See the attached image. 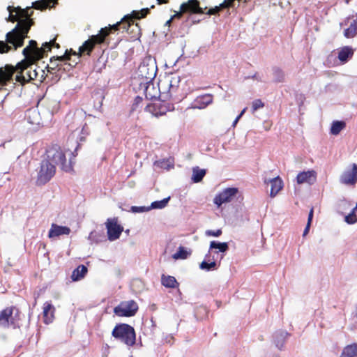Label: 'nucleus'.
<instances>
[{
	"label": "nucleus",
	"mask_w": 357,
	"mask_h": 357,
	"mask_svg": "<svg viewBox=\"0 0 357 357\" xmlns=\"http://www.w3.org/2000/svg\"><path fill=\"white\" fill-rule=\"evenodd\" d=\"M20 22L17 26L6 35V40H0V54L8 53L10 51H15L24 45V40L27 38L29 31V26L24 28L22 33H19V28L22 25Z\"/></svg>",
	"instance_id": "f257e3e1"
},
{
	"label": "nucleus",
	"mask_w": 357,
	"mask_h": 357,
	"mask_svg": "<svg viewBox=\"0 0 357 357\" xmlns=\"http://www.w3.org/2000/svg\"><path fill=\"white\" fill-rule=\"evenodd\" d=\"M8 10L9 11L8 20L12 22H17L16 26L22 22V25L19 28V33H22L24 28L29 26V29L33 24V20L30 17L33 11L31 10L30 7L26 8H21L20 7L8 6Z\"/></svg>",
	"instance_id": "f03ea898"
},
{
	"label": "nucleus",
	"mask_w": 357,
	"mask_h": 357,
	"mask_svg": "<svg viewBox=\"0 0 357 357\" xmlns=\"http://www.w3.org/2000/svg\"><path fill=\"white\" fill-rule=\"evenodd\" d=\"M112 336L128 347H132L136 342V333L132 326L127 324H118L112 332Z\"/></svg>",
	"instance_id": "7ed1b4c3"
},
{
	"label": "nucleus",
	"mask_w": 357,
	"mask_h": 357,
	"mask_svg": "<svg viewBox=\"0 0 357 357\" xmlns=\"http://www.w3.org/2000/svg\"><path fill=\"white\" fill-rule=\"evenodd\" d=\"M20 312L15 306L7 307L0 312V328H20Z\"/></svg>",
	"instance_id": "20e7f679"
},
{
	"label": "nucleus",
	"mask_w": 357,
	"mask_h": 357,
	"mask_svg": "<svg viewBox=\"0 0 357 357\" xmlns=\"http://www.w3.org/2000/svg\"><path fill=\"white\" fill-rule=\"evenodd\" d=\"M180 77L177 75L166 76L159 81V93L160 98L169 99L177 92Z\"/></svg>",
	"instance_id": "39448f33"
},
{
	"label": "nucleus",
	"mask_w": 357,
	"mask_h": 357,
	"mask_svg": "<svg viewBox=\"0 0 357 357\" xmlns=\"http://www.w3.org/2000/svg\"><path fill=\"white\" fill-rule=\"evenodd\" d=\"M157 72L155 63L151 59H144L139 66L137 69L138 78L142 79L143 83L150 82L155 78Z\"/></svg>",
	"instance_id": "423d86ee"
},
{
	"label": "nucleus",
	"mask_w": 357,
	"mask_h": 357,
	"mask_svg": "<svg viewBox=\"0 0 357 357\" xmlns=\"http://www.w3.org/2000/svg\"><path fill=\"white\" fill-rule=\"evenodd\" d=\"M55 173V165H53L49 160H42L37 174V185H45L50 181V179L54 176Z\"/></svg>",
	"instance_id": "0eeeda50"
},
{
	"label": "nucleus",
	"mask_w": 357,
	"mask_h": 357,
	"mask_svg": "<svg viewBox=\"0 0 357 357\" xmlns=\"http://www.w3.org/2000/svg\"><path fill=\"white\" fill-rule=\"evenodd\" d=\"M47 156L50 162L61 165L62 169L67 171L66 157L64 151L58 144H53L47 150Z\"/></svg>",
	"instance_id": "6e6552de"
},
{
	"label": "nucleus",
	"mask_w": 357,
	"mask_h": 357,
	"mask_svg": "<svg viewBox=\"0 0 357 357\" xmlns=\"http://www.w3.org/2000/svg\"><path fill=\"white\" fill-rule=\"evenodd\" d=\"M104 29H100L96 35L91 36L79 48V56L84 54L89 56L96 45H100L105 42V33Z\"/></svg>",
	"instance_id": "1a4fd4ad"
},
{
	"label": "nucleus",
	"mask_w": 357,
	"mask_h": 357,
	"mask_svg": "<svg viewBox=\"0 0 357 357\" xmlns=\"http://www.w3.org/2000/svg\"><path fill=\"white\" fill-rule=\"evenodd\" d=\"M166 100L159 98L155 102L146 105L145 111L157 117L166 114L167 112L174 109V105L167 102Z\"/></svg>",
	"instance_id": "9d476101"
},
{
	"label": "nucleus",
	"mask_w": 357,
	"mask_h": 357,
	"mask_svg": "<svg viewBox=\"0 0 357 357\" xmlns=\"http://www.w3.org/2000/svg\"><path fill=\"white\" fill-rule=\"evenodd\" d=\"M35 61H32V60L24 59L22 61L18 63V68H20V66H24V69H27L29 75L26 77V80H38L40 82H43L45 79V71L39 68L33 67V63Z\"/></svg>",
	"instance_id": "9b49d317"
},
{
	"label": "nucleus",
	"mask_w": 357,
	"mask_h": 357,
	"mask_svg": "<svg viewBox=\"0 0 357 357\" xmlns=\"http://www.w3.org/2000/svg\"><path fill=\"white\" fill-rule=\"evenodd\" d=\"M138 309L137 303L133 300H130L121 302L114 308V312L119 317H130L135 315Z\"/></svg>",
	"instance_id": "f8f14e48"
},
{
	"label": "nucleus",
	"mask_w": 357,
	"mask_h": 357,
	"mask_svg": "<svg viewBox=\"0 0 357 357\" xmlns=\"http://www.w3.org/2000/svg\"><path fill=\"white\" fill-rule=\"evenodd\" d=\"M105 225L108 239L111 241L118 239L123 231V227L118 224V218H108Z\"/></svg>",
	"instance_id": "ddd939ff"
},
{
	"label": "nucleus",
	"mask_w": 357,
	"mask_h": 357,
	"mask_svg": "<svg viewBox=\"0 0 357 357\" xmlns=\"http://www.w3.org/2000/svg\"><path fill=\"white\" fill-rule=\"evenodd\" d=\"M68 58V54L52 57L50 59V63L46 66L47 72L52 74L56 73V71H61L63 66H68V67L71 68V65L67 63Z\"/></svg>",
	"instance_id": "4468645a"
},
{
	"label": "nucleus",
	"mask_w": 357,
	"mask_h": 357,
	"mask_svg": "<svg viewBox=\"0 0 357 357\" xmlns=\"http://www.w3.org/2000/svg\"><path fill=\"white\" fill-rule=\"evenodd\" d=\"M15 73H17V65L13 66L6 64L4 67L0 68V89L13 80Z\"/></svg>",
	"instance_id": "2eb2a0df"
},
{
	"label": "nucleus",
	"mask_w": 357,
	"mask_h": 357,
	"mask_svg": "<svg viewBox=\"0 0 357 357\" xmlns=\"http://www.w3.org/2000/svg\"><path fill=\"white\" fill-rule=\"evenodd\" d=\"M237 192L238 189L236 188H226L215 197L214 203L218 205V206H220L224 203L229 202L232 200L233 197L236 196Z\"/></svg>",
	"instance_id": "dca6fc26"
},
{
	"label": "nucleus",
	"mask_w": 357,
	"mask_h": 357,
	"mask_svg": "<svg viewBox=\"0 0 357 357\" xmlns=\"http://www.w3.org/2000/svg\"><path fill=\"white\" fill-rule=\"evenodd\" d=\"M340 180L343 184L354 185L357 182V165L353 163L351 169L344 171L341 175Z\"/></svg>",
	"instance_id": "f3484780"
},
{
	"label": "nucleus",
	"mask_w": 357,
	"mask_h": 357,
	"mask_svg": "<svg viewBox=\"0 0 357 357\" xmlns=\"http://www.w3.org/2000/svg\"><path fill=\"white\" fill-rule=\"evenodd\" d=\"M181 13H190L193 14L204 13L202 8L199 7V2L197 0H189L181 5Z\"/></svg>",
	"instance_id": "a211bd4d"
},
{
	"label": "nucleus",
	"mask_w": 357,
	"mask_h": 357,
	"mask_svg": "<svg viewBox=\"0 0 357 357\" xmlns=\"http://www.w3.org/2000/svg\"><path fill=\"white\" fill-rule=\"evenodd\" d=\"M316 179L317 172L314 170L301 172L298 173L296 176V182L298 184H303L304 183L312 184L316 181Z\"/></svg>",
	"instance_id": "6ab92c4d"
},
{
	"label": "nucleus",
	"mask_w": 357,
	"mask_h": 357,
	"mask_svg": "<svg viewBox=\"0 0 357 357\" xmlns=\"http://www.w3.org/2000/svg\"><path fill=\"white\" fill-rule=\"evenodd\" d=\"M37 49H40V47H38L36 41L31 40L29 41V45L22 51V53L25 56L24 59L32 60V61H38V59H36V56L38 54L36 51Z\"/></svg>",
	"instance_id": "aec40b11"
},
{
	"label": "nucleus",
	"mask_w": 357,
	"mask_h": 357,
	"mask_svg": "<svg viewBox=\"0 0 357 357\" xmlns=\"http://www.w3.org/2000/svg\"><path fill=\"white\" fill-rule=\"evenodd\" d=\"M140 86L142 84L144 86V94L147 99H155L157 98H160L159 93V84L158 85V88H155L153 83L152 82H140Z\"/></svg>",
	"instance_id": "412c9836"
},
{
	"label": "nucleus",
	"mask_w": 357,
	"mask_h": 357,
	"mask_svg": "<svg viewBox=\"0 0 357 357\" xmlns=\"http://www.w3.org/2000/svg\"><path fill=\"white\" fill-rule=\"evenodd\" d=\"M70 229L66 226H60L55 223H52L48 233L50 238L58 237L61 235H69Z\"/></svg>",
	"instance_id": "4be33fe9"
},
{
	"label": "nucleus",
	"mask_w": 357,
	"mask_h": 357,
	"mask_svg": "<svg viewBox=\"0 0 357 357\" xmlns=\"http://www.w3.org/2000/svg\"><path fill=\"white\" fill-rule=\"evenodd\" d=\"M55 307L50 302L43 304V318L46 324L52 323L54 319Z\"/></svg>",
	"instance_id": "5701e85b"
},
{
	"label": "nucleus",
	"mask_w": 357,
	"mask_h": 357,
	"mask_svg": "<svg viewBox=\"0 0 357 357\" xmlns=\"http://www.w3.org/2000/svg\"><path fill=\"white\" fill-rule=\"evenodd\" d=\"M126 17H129L128 22H129L130 26H128V23H125V26L122 27V29L128 33H134V37L139 36L140 35V27L137 23L135 22V19L130 15H127Z\"/></svg>",
	"instance_id": "b1692460"
},
{
	"label": "nucleus",
	"mask_w": 357,
	"mask_h": 357,
	"mask_svg": "<svg viewBox=\"0 0 357 357\" xmlns=\"http://www.w3.org/2000/svg\"><path fill=\"white\" fill-rule=\"evenodd\" d=\"M270 183L271 184L270 196L274 197L283 188V181L281 178L278 176L271 179Z\"/></svg>",
	"instance_id": "393cba45"
},
{
	"label": "nucleus",
	"mask_w": 357,
	"mask_h": 357,
	"mask_svg": "<svg viewBox=\"0 0 357 357\" xmlns=\"http://www.w3.org/2000/svg\"><path fill=\"white\" fill-rule=\"evenodd\" d=\"M213 96L204 94L197 98L195 101V107L204 109L213 102Z\"/></svg>",
	"instance_id": "a878e982"
},
{
	"label": "nucleus",
	"mask_w": 357,
	"mask_h": 357,
	"mask_svg": "<svg viewBox=\"0 0 357 357\" xmlns=\"http://www.w3.org/2000/svg\"><path fill=\"white\" fill-rule=\"evenodd\" d=\"M128 20H129V17H126V15L120 22H118L113 25H109L108 26L102 28L101 29L105 30L104 33H105V39L112 33V31H118L122 29V27L125 26V23H128ZM129 26L130 25L128 24V26Z\"/></svg>",
	"instance_id": "bb28decb"
},
{
	"label": "nucleus",
	"mask_w": 357,
	"mask_h": 357,
	"mask_svg": "<svg viewBox=\"0 0 357 357\" xmlns=\"http://www.w3.org/2000/svg\"><path fill=\"white\" fill-rule=\"evenodd\" d=\"M354 55V50L350 46H344L342 47L339 52L337 58L343 63L348 61Z\"/></svg>",
	"instance_id": "cd10ccee"
},
{
	"label": "nucleus",
	"mask_w": 357,
	"mask_h": 357,
	"mask_svg": "<svg viewBox=\"0 0 357 357\" xmlns=\"http://www.w3.org/2000/svg\"><path fill=\"white\" fill-rule=\"evenodd\" d=\"M357 34V16H353L351 19L349 26L344 31V36L347 38H352Z\"/></svg>",
	"instance_id": "c85d7f7f"
},
{
	"label": "nucleus",
	"mask_w": 357,
	"mask_h": 357,
	"mask_svg": "<svg viewBox=\"0 0 357 357\" xmlns=\"http://www.w3.org/2000/svg\"><path fill=\"white\" fill-rule=\"evenodd\" d=\"M24 67H25V65L20 66V68H19L18 63L17 64V75L15 77L16 82H20L22 85L29 82V80H26V77L29 73L27 69H24Z\"/></svg>",
	"instance_id": "c756f323"
},
{
	"label": "nucleus",
	"mask_w": 357,
	"mask_h": 357,
	"mask_svg": "<svg viewBox=\"0 0 357 357\" xmlns=\"http://www.w3.org/2000/svg\"><path fill=\"white\" fill-rule=\"evenodd\" d=\"M87 272L88 269L84 265H79L73 271L71 278L73 281H79L84 278Z\"/></svg>",
	"instance_id": "7c9ffc66"
},
{
	"label": "nucleus",
	"mask_w": 357,
	"mask_h": 357,
	"mask_svg": "<svg viewBox=\"0 0 357 357\" xmlns=\"http://www.w3.org/2000/svg\"><path fill=\"white\" fill-rule=\"evenodd\" d=\"M161 283L167 288H176L179 284L174 276L165 275L162 274L161 276Z\"/></svg>",
	"instance_id": "2f4dec72"
},
{
	"label": "nucleus",
	"mask_w": 357,
	"mask_h": 357,
	"mask_svg": "<svg viewBox=\"0 0 357 357\" xmlns=\"http://www.w3.org/2000/svg\"><path fill=\"white\" fill-rule=\"evenodd\" d=\"M341 357H357V344L346 346L342 351Z\"/></svg>",
	"instance_id": "473e14b6"
},
{
	"label": "nucleus",
	"mask_w": 357,
	"mask_h": 357,
	"mask_svg": "<svg viewBox=\"0 0 357 357\" xmlns=\"http://www.w3.org/2000/svg\"><path fill=\"white\" fill-rule=\"evenodd\" d=\"M216 262L214 259L211 260V254L208 253L205 256V259L200 264L199 268L202 270L210 271L215 268Z\"/></svg>",
	"instance_id": "72a5a7b5"
},
{
	"label": "nucleus",
	"mask_w": 357,
	"mask_h": 357,
	"mask_svg": "<svg viewBox=\"0 0 357 357\" xmlns=\"http://www.w3.org/2000/svg\"><path fill=\"white\" fill-rule=\"evenodd\" d=\"M51 3H57V0H39L32 3V7L37 10H45Z\"/></svg>",
	"instance_id": "f704fd0d"
},
{
	"label": "nucleus",
	"mask_w": 357,
	"mask_h": 357,
	"mask_svg": "<svg viewBox=\"0 0 357 357\" xmlns=\"http://www.w3.org/2000/svg\"><path fill=\"white\" fill-rule=\"evenodd\" d=\"M346 127V123L342 121H333L331 128V133L337 135Z\"/></svg>",
	"instance_id": "c9c22d12"
},
{
	"label": "nucleus",
	"mask_w": 357,
	"mask_h": 357,
	"mask_svg": "<svg viewBox=\"0 0 357 357\" xmlns=\"http://www.w3.org/2000/svg\"><path fill=\"white\" fill-rule=\"evenodd\" d=\"M52 50V45L50 42H45L42 45V47H40V49H37L36 51L38 52V56H36V59H40L43 58L47 52L51 51Z\"/></svg>",
	"instance_id": "e433bc0d"
},
{
	"label": "nucleus",
	"mask_w": 357,
	"mask_h": 357,
	"mask_svg": "<svg viewBox=\"0 0 357 357\" xmlns=\"http://www.w3.org/2000/svg\"><path fill=\"white\" fill-rule=\"evenodd\" d=\"M210 249H218L220 252H225L228 250L229 246L226 242L220 243L213 241L210 243Z\"/></svg>",
	"instance_id": "4c0bfd02"
},
{
	"label": "nucleus",
	"mask_w": 357,
	"mask_h": 357,
	"mask_svg": "<svg viewBox=\"0 0 357 357\" xmlns=\"http://www.w3.org/2000/svg\"><path fill=\"white\" fill-rule=\"evenodd\" d=\"M357 211V203L356 206L352 208L351 211L344 217V220L348 224H354L357 222V216L356 211Z\"/></svg>",
	"instance_id": "58836bf2"
},
{
	"label": "nucleus",
	"mask_w": 357,
	"mask_h": 357,
	"mask_svg": "<svg viewBox=\"0 0 357 357\" xmlns=\"http://www.w3.org/2000/svg\"><path fill=\"white\" fill-rule=\"evenodd\" d=\"M206 174L204 169H200L198 167L193 169L192 180L195 183L200 182Z\"/></svg>",
	"instance_id": "ea45409f"
},
{
	"label": "nucleus",
	"mask_w": 357,
	"mask_h": 357,
	"mask_svg": "<svg viewBox=\"0 0 357 357\" xmlns=\"http://www.w3.org/2000/svg\"><path fill=\"white\" fill-rule=\"evenodd\" d=\"M273 76L275 82H282L284 81L285 75L284 71L280 68L275 67L273 68Z\"/></svg>",
	"instance_id": "a19ab883"
},
{
	"label": "nucleus",
	"mask_w": 357,
	"mask_h": 357,
	"mask_svg": "<svg viewBox=\"0 0 357 357\" xmlns=\"http://www.w3.org/2000/svg\"><path fill=\"white\" fill-rule=\"evenodd\" d=\"M188 255H190V253L183 247L180 246L178 251L174 254L173 258L175 259H185L188 258Z\"/></svg>",
	"instance_id": "79ce46f5"
},
{
	"label": "nucleus",
	"mask_w": 357,
	"mask_h": 357,
	"mask_svg": "<svg viewBox=\"0 0 357 357\" xmlns=\"http://www.w3.org/2000/svg\"><path fill=\"white\" fill-rule=\"evenodd\" d=\"M352 206V204L350 201L343 199L338 204L339 211L341 213L344 214L346 211Z\"/></svg>",
	"instance_id": "37998d69"
},
{
	"label": "nucleus",
	"mask_w": 357,
	"mask_h": 357,
	"mask_svg": "<svg viewBox=\"0 0 357 357\" xmlns=\"http://www.w3.org/2000/svg\"><path fill=\"white\" fill-rule=\"evenodd\" d=\"M149 13V8H144L140 11L133 10L130 15L132 16L135 19H141L145 17Z\"/></svg>",
	"instance_id": "c03bdc74"
},
{
	"label": "nucleus",
	"mask_w": 357,
	"mask_h": 357,
	"mask_svg": "<svg viewBox=\"0 0 357 357\" xmlns=\"http://www.w3.org/2000/svg\"><path fill=\"white\" fill-rule=\"evenodd\" d=\"M169 200V197L165 198L160 201H155L152 202L151 207L153 208H162L165 207Z\"/></svg>",
	"instance_id": "a18cd8bd"
},
{
	"label": "nucleus",
	"mask_w": 357,
	"mask_h": 357,
	"mask_svg": "<svg viewBox=\"0 0 357 357\" xmlns=\"http://www.w3.org/2000/svg\"><path fill=\"white\" fill-rule=\"evenodd\" d=\"M313 215H314V209L313 208H312L309 212V214H308V218H307V225L303 231V236H305V235H307L309 232V230H310V227L311 226V223H312V218H313Z\"/></svg>",
	"instance_id": "49530a36"
},
{
	"label": "nucleus",
	"mask_w": 357,
	"mask_h": 357,
	"mask_svg": "<svg viewBox=\"0 0 357 357\" xmlns=\"http://www.w3.org/2000/svg\"><path fill=\"white\" fill-rule=\"evenodd\" d=\"M143 98L140 96H137L132 105V111H137L139 107H142Z\"/></svg>",
	"instance_id": "de8ad7c7"
},
{
	"label": "nucleus",
	"mask_w": 357,
	"mask_h": 357,
	"mask_svg": "<svg viewBox=\"0 0 357 357\" xmlns=\"http://www.w3.org/2000/svg\"><path fill=\"white\" fill-rule=\"evenodd\" d=\"M264 107V103L260 99L255 100L252 103V112Z\"/></svg>",
	"instance_id": "09e8293b"
},
{
	"label": "nucleus",
	"mask_w": 357,
	"mask_h": 357,
	"mask_svg": "<svg viewBox=\"0 0 357 357\" xmlns=\"http://www.w3.org/2000/svg\"><path fill=\"white\" fill-rule=\"evenodd\" d=\"M222 229H217L216 231L206 230L205 232V234L208 236L218 237L222 234Z\"/></svg>",
	"instance_id": "8fccbe9b"
},
{
	"label": "nucleus",
	"mask_w": 357,
	"mask_h": 357,
	"mask_svg": "<svg viewBox=\"0 0 357 357\" xmlns=\"http://www.w3.org/2000/svg\"><path fill=\"white\" fill-rule=\"evenodd\" d=\"M149 210V208L144 206H132L131 211L133 213H142Z\"/></svg>",
	"instance_id": "3c124183"
},
{
	"label": "nucleus",
	"mask_w": 357,
	"mask_h": 357,
	"mask_svg": "<svg viewBox=\"0 0 357 357\" xmlns=\"http://www.w3.org/2000/svg\"><path fill=\"white\" fill-rule=\"evenodd\" d=\"M235 0H225L221 4L222 8H229L233 6V3Z\"/></svg>",
	"instance_id": "603ef678"
},
{
	"label": "nucleus",
	"mask_w": 357,
	"mask_h": 357,
	"mask_svg": "<svg viewBox=\"0 0 357 357\" xmlns=\"http://www.w3.org/2000/svg\"><path fill=\"white\" fill-rule=\"evenodd\" d=\"M221 9H222V7H220V5L219 6H215V8H210L207 11L206 14L209 15H215V14L218 13Z\"/></svg>",
	"instance_id": "864d4df0"
},
{
	"label": "nucleus",
	"mask_w": 357,
	"mask_h": 357,
	"mask_svg": "<svg viewBox=\"0 0 357 357\" xmlns=\"http://www.w3.org/2000/svg\"><path fill=\"white\" fill-rule=\"evenodd\" d=\"M68 54V61H69L70 59V56L71 55H77L79 56V52H76L75 51L73 50L72 49H70V50H66L64 55H66Z\"/></svg>",
	"instance_id": "5fc2aeb1"
},
{
	"label": "nucleus",
	"mask_w": 357,
	"mask_h": 357,
	"mask_svg": "<svg viewBox=\"0 0 357 357\" xmlns=\"http://www.w3.org/2000/svg\"><path fill=\"white\" fill-rule=\"evenodd\" d=\"M56 37H55L54 38H53L52 40H51L49 42L51 43L52 48L56 47V48L59 49L60 47V45L56 42Z\"/></svg>",
	"instance_id": "6e6d98bb"
},
{
	"label": "nucleus",
	"mask_w": 357,
	"mask_h": 357,
	"mask_svg": "<svg viewBox=\"0 0 357 357\" xmlns=\"http://www.w3.org/2000/svg\"><path fill=\"white\" fill-rule=\"evenodd\" d=\"M183 13H181V8H180V11L177 12L176 14H174L172 16V17H173V19H174V18H181Z\"/></svg>",
	"instance_id": "4d7b16f0"
},
{
	"label": "nucleus",
	"mask_w": 357,
	"mask_h": 357,
	"mask_svg": "<svg viewBox=\"0 0 357 357\" xmlns=\"http://www.w3.org/2000/svg\"><path fill=\"white\" fill-rule=\"evenodd\" d=\"M245 108L243 109V111L241 112V114L236 117V119L234 121V124L236 123V122L239 120V119L241 117V116L243 114V113L245 111Z\"/></svg>",
	"instance_id": "13d9d810"
},
{
	"label": "nucleus",
	"mask_w": 357,
	"mask_h": 357,
	"mask_svg": "<svg viewBox=\"0 0 357 357\" xmlns=\"http://www.w3.org/2000/svg\"><path fill=\"white\" fill-rule=\"evenodd\" d=\"M158 5L165 4L169 2V0H156Z\"/></svg>",
	"instance_id": "bf43d9fd"
},
{
	"label": "nucleus",
	"mask_w": 357,
	"mask_h": 357,
	"mask_svg": "<svg viewBox=\"0 0 357 357\" xmlns=\"http://www.w3.org/2000/svg\"><path fill=\"white\" fill-rule=\"evenodd\" d=\"M172 20H173V17H172L169 20L167 21L166 24L167 25H170Z\"/></svg>",
	"instance_id": "052dcab7"
}]
</instances>
